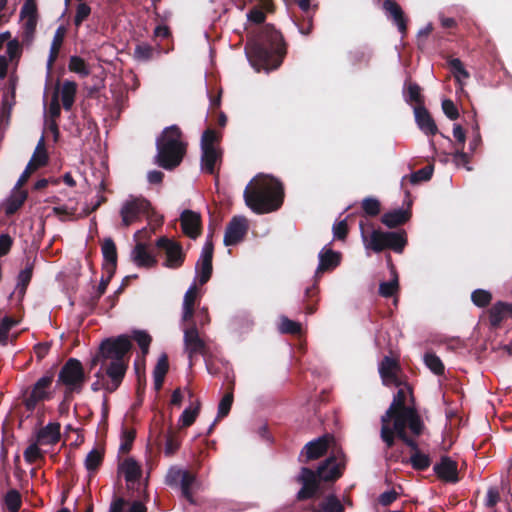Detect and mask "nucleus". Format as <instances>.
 Segmentation results:
<instances>
[{"mask_svg":"<svg viewBox=\"0 0 512 512\" xmlns=\"http://www.w3.org/2000/svg\"><path fill=\"white\" fill-rule=\"evenodd\" d=\"M245 49L252 66L267 72L279 68L287 53L282 34L270 24L263 26Z\"/></svg>","mask_w":512,"mask_h":512,"instance_id":"obj_1","label":"nucleus"},{"mask_svg":"<svg viewBox=\"0 0 512 512\" xmlns=\"http://www.w3.org/2000/svg\"><path fill=\"white\" fill-rule=\"evenodd\" d=\"M284 195L283 184L278 179L259 174L248 183L243 198L249 209L261 215L280 209Z\"/></svg>","mask_w":512,"mask_h":512,"instance_id":"obj_2","label":"nucleus"},{"mask_svg":"<svg viewBox=\"0 0 512 512\" xmlns=\"http://www.w3.org/2000/svg\"><path fill=\"white\" fill-rule=\"evenodd\" d=\"M130 336L121 334L105 338L99 345V351L107 365L106 375L109 380L103 384L108 393L115 392L121 385L130 359L132 350Z\"/></svg>","mask_w":512,"mask_h":512,"instance_id":"obj_3","label":"nucleus"},{"mask_svg":"<svg viewBox=\"0 0 512 512\" xmlns=\"http://www.w3.org/2000/svg\"><path fill=\"white\" fill-rule=\"evenodd\" d=\"M345 467V455L341 450L325 459L316 471L302 467L297 481L302 484L297 493V500L304 501L313 498L319 490V482H334L339 479Z\"/></svg>","mask_w":512,"mask_h":512,"instance_id":"obj_4","label":"nucleus"},{"mask_svg":"<svg viewBox=\"0 0 512 512\" xmlns=\"http://www.w3.org/2000/svg\"><path fill=\"white\" fill-rule=\"evenodd\" d=\"M397 421L408 422L409 430L414 437L422 435L425 429L424 422L414 406L412 387L403 382L389 408L381 416V425H393Z\"/></svg>","mask_w":512,"mask_h":512,"instance_id":"obj_5","label":"nucleus"},{"mask_svg":"<svg viewBox=\"0 0 512 512\" xmlns=\"http://www.w3.org/2000/svg\"><path fill=\"white\" fill-rule=\"evenodd\" d=\"M182 136L181 129L177 125H171L157 138L156 163L163 169L173 170L181 164L187 149Z\"/></svg>","mask_w":512,"mask_h":512,"instance_id":"obj_6","label":"nucleus"},{"mask_svg":"<svg viewBox=\"0 0 512 512\" xmlns=\"http://www.w3.org/2000/svg\"><path fill=\"white\" fill-rule=\"evenodd\" d=\"M407 243L408 239L405 230L382 231L378 229L371 232L366 247L375 253H380L386 249H390L395 253H402Z\"/></svg>","mask_w":512,"mask_h":512,"instance_id":"obj_7","label":"nucleus"},{"mask_svg":"<svg viewBox=\"0 0 512 512\" xmlns=\"http://www.w3.org/2000/svg\"><path fill=\"white\" fill-rule=\"evenodd\" d=\"M407 429H409L408 422L397 421L393 425H381L380 438L387 448H394L395 440L398 439L403 445L411 449V454H416L421 450L414 437L407 433Z\"/></svg>","mask_w":512,"mask_h":512,"instance_id":"obj_8","label":"nucleus"},{"mask_svg":"<svg viewBox=\"0 0 512 512\" xmlns=\"http://www.w3.org/2000/svg\"><path fill=\"white\" fill-rule=\"evenodd\" d=\"M87 379L82 362L76 358H69L58 373L57 385L83 389Z\"/></svg>","mask_w":512,"mask_h":512,"instance_id":"obj_9","label":"nucleus"},{"mask_svg":"<svg viewBox=\"0 0 512 512\" xmlns=\"http://www.w3.org/2000/svg\"><path fill=\"white\" fill-rule=\"evenodd\" d=\"M155 246L165 255L163 266L169 269L180 268L186 259V253L180 242L166 236L159 237Z\"/></svg>","mask_w":512,"mask_h":512,"instance_id":"obj_10","label":"nucleus"},{"mask_svg":"<svg viewBox=\"0 0 512 512\" xmlns=\"http://www.w3.org/2000/svg\"><path fill=\"white\" fill-rule=\"evenodd\" d=\"M151 209V203L145 198L132 197L126 200L120 209L122 225L129 227L132 223L139 221L141 217L148 216Z\"/></svg>","mask_w":512,"mask_h":512,"instance_id":"obj_11","label":"nucleus"},{"mask_svg":"<svg viewBox=\"0 0 512 512\" xmlns=\"http://www.w3.org/2000/svg\"><path fill=\"white\" fill-rule=\"evenodd\" d=\"M184 350L189 359V365H194V358L197 355L205 356L208 353V346L200 337L197 326L194 322L183 330Z\"/></svg>","mask_w":512,"mask_h":512,"instance_id":"obj_12","label":"nucleus"},{"mask_svg":"<svg viewBox=\"0 0 512 512\" xmlns=\"http://www.w3.org/2000/svg\"><path fill=\"white\" fill-rule=\"evenodd\" d=\"M336 445V440L333 434L326 433L317 439L308 442L302 449L299 461L308 463L309 461L319 459L324 456L330 447Z\"/></svg>","mask_w":512,"mask_h":512,"instance_id":"obj_13","label":"nucleus"},{"mask_svg":"<svg viewBox=\"0 0 512 512\" xmlns=\"http://www.w3.org/2000/svg\"><path fill=\"white\" fill-rule=\"evenodd\" d=\"M53 379V374H47L36 381L31 392L24 399V405L27 411L32 412L40 401L51 399V394L48 392V389L52 385Z\"/></svg>","mask_w":512,"mask_h":512,"instance_id":"obj_14","label":"nucleus"},{"mask_svg":"<svg viewBox=\"0 0 512 512\" xmlns=\"http://www.w3.org/2000/svg\"><path fill=\"white\" fill-rule=\"evenodd\" d=\"M248 228V221L244 216H234L226 226L224 245L235 246L240 243L245 238Z\"/></svg>","mask_w":512,"mask_h":512,"instance_id":"obj_15","label":"nucleus"},{"mask_svg":"<svg viewBox=\"0 0 512 512\" xmlns=\"http://www.w3.org/2000/svg\"><path fill=\"white\" fill-rule=\"evenodd\" d=\"M400 372L401 366L399 361L390 356H384L379 364V374L383 384L386 386L394 385L400 387L402 385V380L398 375Z\"/></svg>","mask_w":512,"mask_h":512,"instance_id":"obj_16","label":"nucleus"},{"mask_svg":"<svg viewBox=\"0 0 512 512\" xmlns=\"http://www.w3.org/2000/svg\"><path fill=\"white\" fill-rule=\"evenodd\" d=\"M214 246L212 241H207L201 251L200 258L196 264V271L199 273V284H206L213 272L212 260H213Z\"/></svg>","mask_w":512,"mask_h":512,"instance_id":"obj_17","label":"nucleus"},{"mask_svg":"<svg viewBox=\"0 0 512 512\" xmlns=\"http://www.w3.org/2000/svg\"><path fill=\"white\" fill-rule=\"evenodd\" d=\"M182 232L191 239H196L202 230V220L199 213L184 210L180 216Z\"/></svg>","mask_w":512,"mask_h":512,"instance_id":"obj_18","label":"nucleus"},{"mask_svg":"<svg viewBox=\"0 0 512 512\" xmlns=\"http://www.w3.org/2000/svg\"><path fill=\"white\" fill-rule=\"evenodd\" d=\"M433 470L437 477L448 483H457L458 477V464L449 456H442L439 463H436Z\"/></svg>","mask_w":512,"mask_h":512,"instance_id":"obj_19","label":"nucleus"},{"mask_svg":"<svg viewBox=\"0 0 512 512\" xmlns=\"http://www.w3.org/2000/svg\"><path fill=\"white\" fill-rule=\"evenodd\" d=\"M221 163V149L201 150L200 168L203 173L218 176Z\"/></svg>","mask_w":512,"mask_h":512,"instance_id":"obj_20","label":"nucleus"},{"mask_svg":"<svg viewBox=\"0 0 512 512\" xmlns=\"http://www.w3.org/2000/svg\"><path fill=\"white\" fill-rule=\"evenodd\" d=\"M341 253L324 247L319 253V265L316 270V276L328 271L334 270L340 265Z\"/></svg>","mask_w":512,"mask_h":512,"instance_id":"obj_21","label":"nucleus"},{"mask_svg":"<svg viewBox=\"0 0 512 512\" xmlns=\"http://www.w3.org/2000/svg\"><path fill=\"white\" fill-rule=\"evenodd\" d=\"M132 261L140 268H152L157 265L156 256L148 251L147 245L138 242L131 253Z\"/></svg>","mask_w":512,"mask_h":512,"instance_id":"obj_22","label":"nucleus"},{"mask_svg":"<svg viewBox=\"0 0 512 512\" xmlns=\"http://www.w3.org/2000/svg\"><path fill=\"white\" fill-rule=\"evenodd\" d=\"M414 114L416 123L423 133L429 136H434L438 133V127L425 106H415Z\"/></svg>","mask_w":512,"mask_h":512,"instance_id":"obj_23","label":"nucleus"},{"mask_svg":"<svg viewBox=\"0 0 512 512\" xmlns=\"http://www.w3.org/2000/svg\"><path fill=\"white\" fill-rule=\"evenodd\" d=\"M234 386H235L234 380L230 381L226 393L224 394V396L222 397V399L219 402L217 417L214 420V422L210 425V427L208 428L207 435H210L212 433V431L214 430L216 424L218 423V421L220 419L228 416V414L231 410L233 401H234Z\"/></svg>","mask_w":512,"mask_h":512,"instance_id":"obj_24","label":"nucleus"},{"mask_svg":"<svg viewBox=\"0 0 512 512\" xmlns=\"http://www.w3.org/2000/svg\"><path fill=\"white\" fill-rule=\"evenodd\" d=\"M412 216L410 209H395L384 213L381 216V223L386 227L393 229L406 224Z\"/></svg>","mask_w":512,"mask_h":512,"instance_id":"obj_25","label":"nucleus"},{"mask_svg":"<svg viewBox=\"0 0 512 512\" xmlns=\"http://www.w3.org/2000/svg\"><path fill=\"white\" fill-rule=\"evenodd\" d=\"M61 425L58 422L48 423L37 432V443L41 445H55L60 441Z\"/></svg>","mask_w":512,"mask_h":512,"instance_id":"obj_26","label":"nucleus"},{"mask_svg":"<svg viewBox=\"0 0 512 512\" xmlns=\"http://www.w3.org/2000/svg\"><path fill=\"white\" fill-rule=\"evenodd\" d=\"M384 10L393 19L397 25L399 32L404 36L407 33V19L401 6L395 0H385L383 2Z\"/></svg>","mask_w":512,"mask_h":512,"instance_id":"obj_27","label":"nucleus"},{"mask_svg":"<svg viewBox=\"0 0 512 512\" xmlns=\"http://www.w3.org/2000/svg\"><path fill=\"white\" fill-rule=\"evenodd\" d=\"M66 33H67V29L63 25H60L54 33V36H53V39L51 42V46H50V50H49L48 59H47L48 71L52 70L56 60L59 57V53H60L61 47L64 43Z\"/></svg>","mask_w":512,"mask_h":512,"instance_id":"obj_28","label":"nucleus"},{"mask_svg":"<svg viewBox=\"0 0 512 512\" xmlns=\"http://www.w3.org/2000/svg\"><path fill=\"white\" fill-rule=\"evenodd\" d=\"M119 470L124 474L128 488L133 487L142 475L140 465L132 458L125 459L120 464Z\"/></svg>","mask_w":512,"mask_h":512,"instance_id":"obj_29","label":"nucleus"},{"mask_svg":"<svg viewBox=\"0 0 512 512\" xmlns=\"http://www.w3.org/2000/svg\"><path fill=\"white\" fill-rule=\"evenodd\" d=\"M108 512H147V508L141 501L129 503L123 497L115 496Z\"/></svg>","mask_w":512,"mask_h":512,"instance_id":"obj_30","label":"nucleus"},{"mask_svg":"<svg viewBox=\"0 0 512 512\" xmlns=\"http://www.w3.org/2000/svg\"><path fill=\"white\" fill-rule=\"evenodd\" d=\"M169 370V360L167 354L163 353L153 370V378H154V389L156 391H160L163 387V383L165 380V376Z\"/></svg>","mask_w":512,"mask_h":512,"instance_id":"obj_31","label":"nucleus"},{"mask_svg":"<svg viewBox=\"0 0 512 512\" xmlns=\"http://www.w3.org/2000/svg\"><path fill=\"white\" fill-rule=\"evenodd\" d=\"M77 93V84L74 81L66 80L62 84L61 88V101L63 108L66 111H70L74 105L75 97Z\"/></svg>","mask_w":512,"mask_h":512,"instance_id":"obj_32","label":"nucleus"},{"mask_svg":"<svg viewBox=\"0 0 512 512\" xmlns=\"http://www.w3.org/2000/svg\"><path fill=\"white\" fill-rule=\"evenodd\" d=\"M21 20L23 22L21 26L22 44L29 47L35 39L38 18L25 17Z\"/></svg>","mask_w":512,"mask_h":512,"instance_id":"obj_33","label":"nucleus"},{"mask_svg":"<svg viewBox=\"0 0 512 512\" xmlns=\"http://www.w3.org/2000/svg\"><path fill=\"white\" fill-rule=\"evenodd\" d=\"M433 172L434 166L432 164H429L419 169L418 171L411 173L410 175L403 176L401 180V185L403 187L406 180H409V182L413 185L419 184L424 181H428L431 179Z\"/></svg>","mask_w":512,"mask_h":512,"instance_id":"obj_34","label":"nucleus"},{"mask_svg":"<svg viewBox=\"0 0 512 512\" xmlns=\"http://www.w3.org/2000/svg\"><path fill=\"white\" fill-rule=\"evenodd\" d=\"M341 501L333 494L328 495L319 505V508L312 506V512H344Z\"/></svg>","mask_w":512,"mask_h":512,"instance_id":"obj_35","label":"nucleus"},{"mask_svg":"<svg viewBox=\"0 0 512 512\" xmlns=\"http://www.w3.org/2000/svg\"><path fill=\"white\" fill-rule=\"evenodd\" d=\"M32 275L33 264L27 263L26 267L23 270H21L17 276L16 291L21 297L25 295L26 290L31 282Z\"/></svg>","mask_w":512,"mask_h":512,"instance_id":"obj_36","label":"nucleus"},{"mask_svg":"<svg viewBox=\"0 0 512 512\" xmlns=\"http://www.w3.org/2000/svg\"><path fill=\"white\" fill-rule=\"evenodd\" d=\"M196 482V477L190 471L184 474V478L179 484L182 496L192 505H196V500L193 496L192 487Z\"/></svg>","mask_w":512,"mask_h":512,"instance_id":"obj_37","label":"nucleus"},{"mask_svg":"<svg viewBox=\"0 0 512 512\" xmlns=\"http://www.w3.org/2000/svg\"><path fill=\"white\" fill-rule=\"evenodd\" d=\"M504 308V301H498L489 309L488 313L491 327L498 328L501 323L507 319V314Z\"/></svg>","mask_w":512,"mask_h":512,"instance_id":"obj_38","label":"nucleus"},{"mask_svg":"<svg viewBox=\"0 0 512 512\" xmlns=\"http://www.w3.org/2000/svg\"><path fill=\"white\" fill-rule=\"evenodd\" d=\"M406 464H410L416 471H425L431 465V458L428 454L420 451L416 452V454H411V456L407 459Z\"/></svg>","mask_w":512,"mask_h":512,"instance_id":"obj_39","label":"nucleus"},{"mask_svg":"<svg viewBox=\"0 0 512 512\" xmlns=\"http://www.w3.org/2000/svg\"><path fill=\"white\" fill-rule=\"evenodd\" d=\"M47 162H48V153L45 148L44 137L42 136L40 138V140L38 141V144L33 153V156L28 163H32L33 166H36V168L38 169L40 167L45 166L47 164Z\"/></svg>","mask_w":512,"mask_h":512,"instance_id":"obj_40","label":"nucleus"},{"mask_svg":"<svg viewBox=\"0 0 512 512\" xmlns=\"http://www.w3.org/2000/svg\"><path fill=\"white\" fill-rule=\"evenodd\" d=\"M3 501L9 512H19L22 506L21 493L16 489H10L4 495Z\"/></svg>","mask_w":512,"mask_h":512,"instance_id":"obj_41","label":"nucleus"},{"mask_svg":"<svg viewBox=\"0 0 512 512\" xmlns=\"http://www.w3.org/2000/svg\"><path fill=\"white\" fill-rule=\"evenodd\" d=\"M362 215L365 217H376L381 212V203L375 197H366L361 202Z\"/></svg>","mask_w":512,"mask_h":512,"instance_id":"obj_42","label":"nucleus"},{"mask_svg":"<svg viewBox=\"0 0 512 512\" xmlns=\"http://www.w3.org/2000/svg\"><path fill=\"white\" fill-rule=\"evenodd\" d=\"M101 250H102V255H103V259H104L103 263L117 264V260H118L117 248H116V244L112 238L104 239L102 246H101Z\"/></svg>","mask_w":512,"mask_h":512,"instance_id":"obj_43","label":"nucleus"},{"mask_svg":"<svg viewBox=\"0 0 512 512\" xmlns=\"http://www.w3.org/2000/svg\"><path fill=\"white\" fill-rule=\"evenodd\" d=\"M155 53H158L155 47L142 42L135 46L133 56L138 61L147 62L153 59Z\"/></svg>","mask_w":512,"mask_h":512,"instance_id":"obj_44","label":"nucleus"},{"mask_svg":"<svg viewBox=\"0 0 512 512\" xmlns=\"http://www.w3.org/2000/svg\"><path fill=\"white\" fill-rule=\"evenodd\" d=\"M180 440L176 434V432L170 426L166 435H165V448L164 454L167 457L173 456L180 448Z\"/></svg>","mask_w":512,"mask_h":512,"instance_id":"obj_45","label":"nucleus"},{"mask_svg":"<svg viewBox=\"0 0 512 512\" xmlns=\"http://www.w3.org/2000/svg\"><path fill=\"white\" fill-rule=\"evenodd\" d=\"M384 458L387 462L391 463H398L401 462L402 464H406L407 457L404 456V448L403 446H399L395 443L394 448H387L384 444Z\"/></svg>","mask_w":512,"mask_h":512,"instance_id":"obj_46","label":"nucleus"},{"mask_svg":"<svg viewBox=\"0 0 512 512\" xmlns=\"http://www.w3.org/2000/svg\"><path fill=\"white\" fill-rule=\"evenodd\" d=\"M424 363L435 375H443L445 366L442 360L434 352L424 354Z\"/></svg>","mask_w":512,"mask_h":512,"instance_id":"obj_47","label":"nucleus"},{"mask_svg":"<svg viewBox=\"0 0 512 512\" xmlns=\"http://www.w3.org/2000/svg\"><path fill=\"white\" fill-rule=\"evenodd\" d=\"M406 88V102L415 103L416 106H424V97L421 94V87L417 83L409 82L406 84Z\"/></svg>","mask_w":512,"mask_h":512,"instance_id":"obj_48","label":"nucleus"},{"mask_svg":"<svg viewBox=\"0 0 512 512\" xmlns=\"http://www.w3.org/2000/svg\"><path fill=\"white\" fill-rule=\"evenodd\" d=\"M104 458V453L98 449L91 450L85 459V468L89 472H96L101 466Z\"/></svg>","mask_w":512,"mask_h":512,"instance_id":"obj_49","label":"nucleus"},{"mask_svg":"<svg viewBox=\"0 0 512 512\" xmlns=\"http://www.w3.org/2000/svg\"><path fill=\"white\" fill-rule=\"evenodd\" d=\"M68 68L71 72L77 73L81 77H87L90 74V69L85 60L77 55L70 57Z\"/></svg>","mask_w":512,"mask_h":512,"instance_id":"obj_50","label":"nucleus"},{"mask_svg":"<svg viewBox=\"0 0 512 512\" xmlns=\"http://www.w3.org/2000/svg\"><path fill=\"white\" fill-rule=\"evenodd\" d=\"M130 339L137 342L143 355L148 354L152 337L144 330H134Z\"/></svg>","mask_w":512,"mask_h":512,"instance_id":"obj_51","label":"nucleus"},{"mask_svg":"<svg viewBox=\"0 0 512 512\" xmlns=\"http://www.w3.org/2000/svg\"><path fill=\"white\" fill-rule=\"evenodd\" d=\"M393 274H394V278L392 280H390L388 282H382L379 285V294L382 297H385V298L392 297L397 292V290L399 288L398 276L394 269H393Z\"/></svg>","mask_w":512,"mask_h":512,"instance_id":"obj_52","label":"nucleus"},{"mask_svg":"<svg viewBox=\"0 0 512 512\" xmlns=\"http://www.w3.org/2000/svg\"><path fill=\"white\" fill-rule=\"evenodd\" d=\"M471 300L477 307H487L492 300V294L484 289H476L471 294Z\"/></svg>","mask_w":512,"mask_h":512,"instance_id":"obj_53","label":"nucleus"},{"mask_svg":"<svg viewBox=\"0 0 512 512\" xmlns=\"http://www.w3.org/2000/svg\"><path fill=\"white\" fill-rule=\"evenodd\" d=\"M219 141V135L211 128L206 129L201 138V150L219 149L215 144Z\"/></svg>","mask_w":512,"mask_h":512,"instance_id":"obj_54","label":"nucleus"},{"mask_svg":"<svg viewBox=\"0 0 512 512\" xmlns=\"http://www.w3.org/2000/svg\"><path fill=\"white\" fill-rule=\"evenodd\" d=\"M451 73L457 81H460L461 78L467 79L469 78V73L465 69L462 61L458 58H452L448 61Z\"/></svg>","mask_w":512,"mask_h":512,"instance_id":"obj_55","label":"nucleus"},{"mask_svg":"<svg viewBox=\"0 0 512 512\" xmlns=\"http://www.w3.org/2000/svg\"><path fill=\"white\" fill-rule=\"evenodd\" d=\"M187 470H182L177 467H172L168 470V473L165 477V483L170 487H178L184 478V474L188 473Z\"/></svg>","mask_w":512,"mask_h":512,"instance_id":"obj_56","label":"nucleus"},{"mask_svg":"<svg viewBox=\"0 0 512 512\" xmlns=\"http://www.w3.org/2000/svg\"><path fill=\"white\" fill-rule=\"evenodd\" d=\"M199 411H200V402L197 403V406L194 409L186 408L182 412L180 419H179L180 422L182 423V426L183 427L191 426L195 422V420L199 414Z\"/></svg>","mask_w":512,"mask_h":512,"instance_id":"obj_57","label":"nucleus"},{"mask_svg":"<svg viewBox=\"0 0 512 512\" xmlns=\"http://www.w3.org/2000/svg\"><path fill=\"white\" fill-rule=\"evenodd\" d=\"M135 437H136V432L134 430H130V429H124L122 431V441H121V444H120V452L121 453H128L130 452L131 448H132V444L135 440Z\"/></svg>","mask_w":512,"mask_h":512,"instance_id":"obj_58","label":"nucleus"},{"mask_svg":"<svg viewBox=\"0 0 512 512\" xmlns=\"http://www.w3.org/2000/svg\"><path fill=\"white\" fill-rule=\"evenodd\" d=\"M317 293H318V288L316 285L308 287L305 290V297L307 298V303L305 305V311L309 315H312L317 310V306H316L317 301H314V302L312 301V299L314 297H316Z\"/></svg>","mask_w":512,"mask_h":512,"instance_id":"obj_59","label":"nucleus"},{"mask_svg":"<svg viewBox=\"0 0 512 512\" xmlns=\"http://www.w3.org/2000/svg\"><path fill=\"white\" fill-rule=\"evenodd\" d=\"M91 14V7L87 3H79L76 8V14L74 16V25L80 27L81 24Z\"/></svg>","mask_w":512,"mask_h":512,"instance_id":"obj_60","label":"nucleus"},{"mask_svg":"<svg viewBox=\"0 0 512 512\" xmlns=\"http://www.w3.org/2000/svg\"><path fill=\"white\" fill-rule=\"evenodd\" d=\"M22 46H24L22 42L20 43L17 39H10L7 42L6 53L10 61L20 58L22 54Z\"/></svg>","mask_w":512,"mask_h":512,"instance_id":"obj_61","label":"nucleus"},{"mask_svg":"<svg viewBox=\"0 0 512 512\" xmlns=\"http://www.w3.org/2000/svg\"><path fill=\"white\" fill-rule=\"evenodd\" d=\"M25 17L38 18V8L36 0H25L20 11V19Z\"/></svg>","mask_w":512,"mask_h":512,"instance_id":"obj_62","label":"nucleus"},{"mask_svg":"<svg viewBox=\"0 0 512 512\" xmlns=\"http://www.w3.org/2000/svg\"><path fill=\"white\" fill-rule=\"evenodd\" d=\"M42 457V452L37 443L30 444L24 451V459L29 464L35 463Z\"/></svg>","mask_w":512,"mask_h":512,"instance_id":"obj_63","label":"nucleus"},{"mask_svg":"<svg viewBox=\"0 0 512 512\" xmlns=\"http://www.w3.org/2000/svg\"><path fill=\"white\" fill-rule=\"evenodd\" d=\"M332 231L335 239L344 241L349 233L347 219L335 223L332 227Z\"/></svg>","mask_w":512,"mask_h":512,"instance_id":"obj_64","label":"nucleus"}]
</instances>
